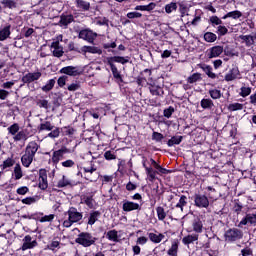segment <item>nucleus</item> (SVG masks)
<instances>
[{"mask_svg": "<svg viewBox=\"0 0 256 256\" xmlns=\"http://www.w3.org/2000/svg\"><path fill=\"white\" fill-rule=\"evenodd\" d=\"M239 95L240 97H249L251 95V87H241Z\"/></svg>", "mask_w": 256, "mask_h": 256, "instance_id": "nucleus-50", "label": "nucleus"}, {"mask_svg": "<svg viewBox=\"0 0 256 256\" xmlns=\"http://www.w3.org/2000/svg\"><path fill=\"white\" fill-rule=\"evenodd\" d=\"M146 171V175L148 177V181H150L151 183H153V181H155V179H157V171L153 169V167L149 166L145 168Z\"/></svg>", "mask_w": 256, "mask_h": 256, "instance_id": "nucleus-27", "label": "nucleus"}, {"mask_svg": "<svg viewBox=\"0 0 256 256\" xmlns=\"http://www.w3.org/2000/svg\"><path fill=\"white\" fill-rule=\"evenodd\" d=\"M197 81H201V74L199 73H194L187 79V82L191 84L197 83Z\"/></svg>", "mask_w": 256, "mask_h": 256, "instance_id": "nucleus-47", "label": "nucleus"}, {"mask_svg": "<svg viewBox=\"0 0 256 256\" xmlns=\"http://www.w3.org/2000/svg\"><path fill=\"white\" fill-rule=\"evenodd\" d=\"M13 165H15V161H13L11 158H8L3 162L2 165H0V167L3 171H5V169H8V167H13Z\"/></svg>", "mask_w": 256, "mask_h": 256, "instance_id": "nucleus-46", "label": "nucleus"}, {"mask_svg": "<svg viewBox=\"0 0 256 256\" xmlns=\"http://www.w3.org/2000/svg\"><path fill=\"white\" fill-rule=\"evenodd\" d=\"M241 74L239 72V68L233 67L226 75L225 81H235V79H240Z\"/></svg>", "mask_w": 256, "mask_h": 256, "instance_id": "nucleus-15", "label": "nucleus"}, {"mask_svg": "<svg viewBox=\"0 0 256 256\" xmlns=\"http://www.w3.org/2000/svg\"><path fill=\"white\" fill-rule=\"evenodd\" d=\"M165 139V136L159 132L152 133V140L156 141V143H161Z\"/></svg>", "mask_w": 256, "mask_h": 256, "instance_id": "nucleus-51", "label": "nucleus"}, {"mask_svg": "<svg viewBox=\"0 0 256 256\" xmlns=\"http://www.w3.org/2000/svg\"><path fill=\"white\" fill-rule=\"evenodd\" d=\"M74 166H75V161H73L71 159L62 162V167L69 168V167H74Z\"/></svg>", "mask_w": 256, "mask_h": 256, "instance_id": "nucleus-64", "label": "nucleus"}, {"mask_svg": "<svg viewBox=\"0 0 256 256\" xmlns=\"http://www.w3.org/2000/svg\"><path fill=\"white\" fill-rule=\"evenodd\" d=\"M148 237L152 243H161L163 239H165V235L161 233H148Z\"/></svg>", "mask_w": 256, "mask_h": 256, "instance_id": "nucleus-25", "label": "nucleus"}, {"mask_svg": "<svg viewBox=\"0 0 256 256\" xmlns=\"http://www.w3.org/2000/svg\"><path fill=\"white\" fill-rule=\"evenodd\" d=\"M181 141H183V136H173L168 140L167 145L168 147H173V145H179Z\"/></svg>", "mask_w": 256, "mask_h": 256, "instance_id": "nucleus-35", "label": "nucleus"}, {"mask_svg": "<svg viewBox=\"0 0 256 256\" xmlns=\"http://www.w3.org/2000/svg\"><path fill=\"white\" fill-rule=\"evenodd\" d=\"M217 33L218 35L223 36L227 35V33H229V30L227 29V27L220 25L217 27Z\"/></svg>", "mask_w": 256, "mask_h": 256, "instance_id": "nucleus-61", "label": "nucleus"}, {"mask_svg": "<svg viewBox=\"0 0 256 256\" xmlns=\"http://www.w3.org/2000/svg\"><path fill=\"white\" fill-rule=\"evenodd\" d=\"M76 7L80 9V11H89V9H91V3L85 0H76Z\"/></svg>", "mask_w": 256, "mask_h": 256, "instance_id": "nucleus-26", "label": "nucleus"}, {"mask_svg": "<svg viewBox=\"0 0 256 256\" xmlns=\"http://www.w3.org/2000/svg\"><path fill=\"white\" fill-rule=\"evenodd\" d=\"M104 158L107 161H113V159H117V156L113 152H111V151H106L104 153Z\"/></svg>", "mask_w": 256, "mask_h": 256, "instance_id": "nucleus-60", "label": "nucleus"}, {"mask_svg": "<svg viewBox=\"0 0 256 256\" xmlns=\"http://www.w3.org/2000/svg\"><path fill=\"white\" fill-rule=\"evenodd\" d=\"M38 198L33 196V197H26L22 199L23 205H33L34 203H37Z\"/></svg>", "mask_w": 256, "mask_h": 256, "instance_id": "nucleus-48", "label": "nucleus"}, {"mask_svg": "<svg viewBox=\"0 0 256 256\" xmlns=\"http://www.w3.org/2000/svg\"><path fill=\"white\" fill-rule=\"evenodd\" d=\"M60 73L69 75L70 77H77L81 73V69L77 66H66L60 69Z\"/></svg>", "mask_w": 256, "mask_h": 256, "instance_id": "nucleus-9", "label": "nucleus"}, {"mask_svg": "<svg viewBox=\"0 0 256 256\" xmlns=\"http://www.w3.org/2000/svg\"><path fill=\"white\" fill-rule=\"evenodd\" d=\"M84 202L90 209H93V207H95V200L93 199V197L87 196L84 199Z\"/></svg>", "mask_w": 256, "mask_h": 256, "instance_id": "nucleus-56", "label": "nucleus"}, {"mask_svg": "<svg viewBox=\"0 0 256 256\" xmlns=\"http://www.w3.org/2000/svg\"><path fill=\"white\" fill-rule=\"evenodd\" d=\"M13 139L14 141H27V139H29V134L27 133V130H21L13 137Z\"/></svg>", "mask_w": 256, "mask_h": 256, "instance_id": "nucleus-30", "label": "nucleus"}, {"mask_svg": "<svg viewBox=\"0 0 256 256\" xmlns=\"http://www.w3.org/2000/svg\"><path fill=\"white\" fill-rule=\"evenodd\" d=\"M106 237L109 241H113V243H119V233L117 230L108 231Z\"/></svg>", "mask_w": 256, "mask_h": 256, "instance_id": "nucleus-29", "label": "nucleus"}, {"mask_svg": "<svg viewBox=\"0 0 256 256\" xmlns=\"http://www.w3.org/2000/svg\"><path fill=\"white\" fill-rule=\"evenodd\" d=\"M229 111H242L243 104L241 103H232L228 106Z\"/></svg>", "mask_w": 256, "mask_h": 256, "instance_id": "nucleus-53", "label": "nucleus"}, {"mask_svg": "<svg viewBox=\"0 0 256 256\" xmlns=\"http://www.w3.org/2000/svg\"><path fill=\"white\" fill-rule=\"evenodd\" d=\"M165 11H166V13H168V14L173 13V11H177V3L171 2L170 4H167V5L165 6Z\"/></svg>", "mask_w": 256, "mask_h": 256, "instance_id": "nucleus-49", "label": "nucleus"}, {"mask_svg": "<svg viewBox=\"0 0 256 256\" xmlns=\"http://www.w3.org/2000/svg\"><path fill=\"white\" fill-rule=\"evenodd\" d=\"M7 130L10 135H13V137H15L19 133V124L14 123L9 126Z\"/></svg>", "mask_w": 256, "mask_h": 256, "instance_id": "nucleus-45", "label": "nucleus"}, {"mask_svg": "<svg viewBox=\"0 0 256 256\" xmlns=\"http://www.w3.org/2000/svg\"><path fill=\"white\" fill-rule=\"evenodd\" d=\"M54 87L55 79H50L47 81L46 85L42 87V91H44V93H49V91H51V89H53Z\"/></svg>", "mask_w": 256, "mask_h": 256, "instance_id": "nucleus-42", "label": "nucleus"}, {"mask_svg": "<svg viewBox=\"0 0 256 256\" xmlns=\"http://www.w3.org/2000/svg\"><path fill=\"white\" fill-rule=\"evenodd\" d=\"M11 36V25H7L0 29V41H5Z\"/></svg>", "mask_w": 256, "mask_h": 256, "instance_id": "nucleus-21", "label": "nucleus"}, {"mask_svg": "<svg viewBox=\"0 0 256 256\" xmlns=\"http://www.w3.org/2000/svg\"><path fill=\"white\" fill-rule=\"evenodd\" d=\"M156 213L159 221H164L165 217H167V213L165 212V209L161 206L156 208Z\"/></svg>", "mask_w": 256, "mask_h": 256, "instance_id": "nucleus-43", "label": "nucleus"}, {"mask_svg": "<svg viewBox=\"0 0 256 256\" xmlns=\"http://www.w3.org/2000/svg\"><path fill=\"white\" fill-rule=\"evenodd\" d=\"M59 23L62 27H67V25L73 23V15L61 16Z\"/></svg>", "mask_w": 256, "mask_h": 256, "instance_id": "nucleus-32", "label": "nucleus"}, {"mask_svg": "<svg viewBox=\"0 0 256 256\" xmlns=\"http://www.w3.org/2000/svg\"><path fill=\"white\" fill-rule=\"evenodd\" d=\"M1 3L5 7V9H16L17 8V2L15 0H2Z\"/></svg>", "mask_w": 256, "mask_h": 256, "instance_id": "nucleus-37", "label": "nucleus"}, {"mask_svg": "<svg viewBox=\"0 0 256 256\" xmlns=\"http://www.w3.org/2000/svg\"><path fill=\"white\" fill-rule=\"evenodd\" d=\"M51 51L54 57H63L65 51H63V46L59 43V41L52 42L51 44Z\"/></svg>", "mask_w": 256, "mask_h": 256, "instance_id": "nucleus-12", "label": "nucleus"}, {"mask_svg": "<svg viewBox=\"0 0 256 256\" xmlns=\"http://www.w3.org/2000/svg\"><path fill=\"white\" fill-rule=\"evenodd\" d=\"M22 246H21V251H27L29 249H35V247H37V240H33V237H31V235H26L23 239H22Z\"/></svg>", "mask_w": 256, "mask_h": 256, "instance_id": "nucleus-6", "label": "nucleus"}, {"mask_svg": "<svg viewBox=\"0 0 256 256\" xmlns=\"http://www.w3.org/2000/svg\"><path fill=\"white\" fill-rule=\"evenodd\" d=\"M59 135H61V131L59 130V128H55L48 134V137H50V139H57Z\"/></svg>", "mask_w": 256, "mask_h": 256, "instance_id": "nucleus-58", "label": "nucleus"}, {"mask_svg": "<svg viewBox=\"0 0 256 256\" xmlns=\"http://www.w3.org/2000/svg\"><path fill=\"white\" fill-rule=\"evenodd\" d=\"M178 251H179V243L173 242L170 249L167 251V254L169 256H177Z\"/></svg>", "mask_w": 256, "mask_h": 256, "instance_id": "nucleus-36", "label": "nucleus"}, {"mask_svg": "<svg viewBox=\"0 0 256 256\" xmlns=\"http://www.w3.org/2000/svg\"><path fill=\"white\" fill-rule=\"evenodd\" d=\"M39 151V144L37 142L32 141L29 142L28 145L26 146L25 153L28 155H31L32 157H35V154Z\"/></svg>", "mask_w": 256, "mask_h": 256, "instance_id": "nucleus-17", "label": "nucleus"}, {"mask_svg": "<svg viewBox=\"0 0 256 256\" xmlns=\"http://www.w3.org/2000/svg\"><path fill=\"white\" fill-rule=\"evenodd\" d=\"M200 105L202 107V109H211L213 107V100L209 99V98H204L201 100Z\"/></svg>", "mask_w": 256, "mask_h": 256, "instance_id": "nucleus-41", "label": "nucleus"}, {"mask_svg": "<svg viewBox=\"0 0 256 256\" xmlns=\"http://www.w3.org/2000/svg\"><path fill=\"white\" fill-rule=\"evenodd\" d=\"M204 41H207V43H215V41H217V35L213 32H206L204 34Z\"/></svg>", "mask_w": 256, "mask_h": 256, "instance_id": "nucleus-38", "label": "nucleus"}, {"mask_svg": "<svg viewBox=\"0 0 256 256\" xmlns=\"http://www.w3.org/2000/svg\"><path fill=\"white\" fill-rule=\"evenodd\" d=\"M147 241H149L147 237L141 236L137 238L136 243L137 245H146Z\"/></svg>", "mask_w": 256, "mask_h": 256, "instance_id": "nucleus-63", "label": "nucleus"}, {"mask_svg": "<svg viewBox=\"0 0 256 256\" xmlns=\"http://www.w3.org/2000/svg\"><path fill=\"white\" fill-rule=\"evenodd\" d=\"M150 93L151 95H163V88H161L160 86L157 85H151L149 87Z\"/></svg>", "mask_w": 256, "mask_h": 256, "instance_id": "nucleus-40", "label": "nucleus"}, {"mask_svg": "<svg viewBox=\"0 0 256 256\" xmlns=\"http://www.w3.org/2000/svg\"><path fill=\"white\" fill-rule=\"evenodd\" d=\"M126 17L128 19H141V17H143V14H141L140 12H129L127 13Z\"/></svg>", "mask_w": 256, "mask_h": 256, "instance_id": "nucleus-57", "label": "nucleus"}, {"mask_svg": "<svg viewBox=\"0 0 256 256\" xmlns=\"http://www.w3.org/2000/svg\"><path fill=\"white\" fill-rule=\"evenodd\" d=\"M33 159H35L34 156H31V154H27V152H25L24 155L21 157V163L23 167H30L33 163Z\"/></svg>", "mask_w": 256, "mask_h": 256, "instance_id": "nucleus-23", "label": "nucleus"}, {"mask_svg": "<svg viewBox=\"0 0 256 256\" xmlns=\"http://www.w3.org/2000/svg\"><path fill=\"white\" fill-rule=\"evenodd\" d=\"M209 95L212 99H221V90L211 89L209 90Z\"/></svg>", "mask_w": 256, "mask_h": 256, "instance_id": "nucleus-52", "label": "nucleus"}, {"mask_svg": "<svg viewBox=\"0 0 256 256\" xmlns=\"http://www.w3.org/2000/svg\"><path fill=\"white\" fill-rule=\"evenodd\" d=\"M99 217H101V212L99 211L91 212L88 217V225H95V223L99 221Z\"/></svg>", "mask_w": 256, "mask_h": 256, "instance_id": "nucleus-28", "label": "nucleus"}, {"mask_svg": "<svg viewBox=\"0 0 256 256\" xmlns=\"http://www.w3.org/2000/svg\"><path fill=\"white\" fill-rule=\"evenodd\" d=\"M81 53H83L84 55L86 53H92L93 55H101V53H103V51H101V49H99L95 46H83L81 48Z\"/></svg>", "mask_w": 256, "mask_h": 256, "instance_id": "nucleus-19", "label": "nucleus"}, {"mask_svg": "<svg viewBox=\"0 0 256 256\" xmlns=\"http://www.w3.org/2000/svg\"><path fill=\"white\" fill-rule=\"evenodd\" d=\"M192 231H194V235H199V233H203V222L197 218L192 222Z\"/></svg>", "mask_w": 256, "mask_h": 256, "instance_id": "nucleus-20", "label": "nucleus"}, {"mask_svg": "<svg viewBox=\"0 0 256 256\" xmlns=\"http://www.w3.org/2000/svg\"><path fill=\"white\" fill-rule=\"evenodd\" d=\"M55 126H53V124H51V122L46 121L44 123H41L38 127L39 131H53Z\"/></svg>", "mask_w": 256, "mask_h": 256, "instance_id": "nucleus-34", "label": "nucleus"}, {"mask_svg": "<svg viewBox=\"0 0 256 256\" xmlns=\"http://www.w3.org/2000/svg\"><path fill=\"white\" fill-rule=\"evenodd\" d=\"M210 22L212 25H223V21L217 16L210 17Z\"/></svg>", "mask_w": 256, "mask_h": 256, "instance_id": "nucleus-62", "label": "nucleus"}, {"mask_svg": "<svg viewBox=\"0 0 256 256\" xmlns=\"http://www.w3.org/2000/svg\"><path fill=\"white\" fill-rule=\"evenodd\" d=\"M13 175L16 181H19V179L23 177V170H21V164L15 165Z\"/></svg>", "mask_w": 256, "mask_h": 256, "instance_id": "nucleus-33", "label": "nucleus"}, {"mask_svg": "<svg viewBox=\"0 0 256 256\" xmlns=\"http://www.w3.org/2000/svg\"><path fill=\"white\" fill-rule=\"evenodd\" d=\"M242 43H245L246 47H253L255 45L256 36L253 35H240Z\"/></svg>", "mask_w": 256, "mask_h": 256, "instance_id": "nucleus-18", "label": "nucleus"}, {"mask_svg": "<svg viewBox=\"0 0 256 256\" xmlns=\"http://www.w3.org/2000/svg\"><path fill=\"white\" fill-rule=\"evenodd\" d=\"M241 17H243V13L239 10H234V11H231V12H228L227 14H225L222 19H241Z\"/></svg>", "mask_w": 256, "mask_h": 256, "instance_id": "nucleus-24", "label": "nucleus"}, {"mask_svg": "<svg viewBox=\"0 0 256 256\" xmlns=\"http://www.w3.org/2000/svg\"><path fill=\"white\" fill-rule=\"evenodd\" d=\"M53 219H55V214H49L41 217L39 221L40 223H51Z\"/></svg>", "mask_w": 256, "mask_h": 256, "instance_id": "nucleus-54", "label": "nucleus"}, {"mask_svg": "<svg viewBox=\"0 0 256 256\" xmlns=\"http://www.w3.org/2000/svg\"><path fill=\"white\" fill-rule=\"evenodd\" d=\"M69 152L70 151L67 147H62L59 150L54 151L52 154V163H54V165H57V163H59V161L63 159V155Z\"/></svg>", "mask_w": 256, "mask_h": 256, "instance_id": "nucleus-8", "label": "nucleus"}, {"mask_svg": "<svg viewBox=\"0 0 256 256\" xmlns=\"http://www.w3.org/2000/svg\"><path fill=\"white\" fill-rule=\"evenodd\" d=\"M16 193L18 195H27V193H29V187L21 186L16 190Z\"/></svg>", "mask_w": 256, "mask_h": 256, "instance_id": "nucleus-59", "label": "nucleus"}, {"mask_svg": "<svg viewBox=\"0 0 256 256\" xmlns=\"http://www.w3.org/2000/svg\"><path fill=\"white\" fill-rule=\"evenodd\" d=\"M39 187L45 191L49 187V182L47 181V171L44 169H41L39 171Z\"/></svg>", "mask_w": 256, "mask_h": 256, "instance_id": "nucleus-11", "label": "nucleus"}, {"mask_svg": "<svg viewBox=\"0 0 256 256\" xmlns=\"http://www.w3.org/2000/svg\"><path fill=\"white\" fill-rule=\"evenodd\" d=\"M187 205V196L182 195L179 199V202L176 204V208L180 209L181 212H183V207H185Z\"/></svg>", "mask_w": 256, "mask_h": 256, "instance_id": "nucleus-44", "label": "nucleus"}, {"mask_svg": "<svg viewBox=\"0 0 256 256\" xmlns=\"http://www.w3.org/2000/svg\"><path fill=\"white\" fill-rule=\"evenodd\" d=\"M194 205L198 207V209H207V207H209V198L203 194H195Z\"/></svg>", "mask_w": 256, "mask_h": 256, "instance_id": "nucleus-4", "label": "nucleus"}, {"mask_svg": "<svg viewBox=\"0 0 256 256\" xmlns=\"http://www.w3.org/2000/svg\"><path fill=\"white\" fill-rule=\"evenodd\" d=\"M223 53V46H213L212 48L208 49L207 56L209 59H215L219 57Z\"/></svg>", "mask_w": 256, "mask_h": 256, "instance_id": "nucleus-13", "label": "nucleus"}, {"mask_svg": "<svg viewBox=\"0 0 256 256\" xmlns=\"http://www.w3.org/2000/svg\"><path fill=\"white\" fill-rule=\"evenodd\" d=\"M95 241H97V238L88 232L80 233L75 240V242L78 243V245H82V247H91V245H95Z\"/></svg>", "mask_w": 256, "mask_h": 256, "instance_id": "nucleus-2", "label": "nucleus"}, {"mask_svg": "<svg viewBox=\"0 0 256 256\" xmlns=\"http://www.w3.org/2000/svg\"><path fill=\"white\" fill-rule=\"evenodd\" d=\"M73 185H75V182L65 175H63L62 178L57 182V187L59 189H63V187H73Z\"/></svg>", "mask_w": 256, "mask_h": 256, "instance_id": "nucleus-16", "label": "nucleus"}, {"mask_svg": "<svg viewBox=\"0 0 256 256\" xmlns=\"http://www.w3.org/2000/svg\"><path fill=\"white\" fill-rule=\"evenodd\" d=\"M195 241H199V234H189L182 239L184 245H191Z\"/></svg>", "mask_w": 256, "mask_h": 256, "instance_id": "nucleus-22", "label": "nucleus"}, {"mask_svg": "<svg viewBox=\"0 0 256 256\" xmlns=\"http://www.w3.org/2000/svg\"><path fill=\"white\" fill-rule=\"evenodd\" d=\"M122 209L126 213H129L131 211H141V205H139V203H135L129 200H124L122 204Z\"/></svg>", "mask_w": 256, "mask_h": 256, "instance_id": "nucleus-7", "label": "nucleus"}, {"mask_svg": "<svg viewBox=\"0 0 256 256\" xmlns=\"http://www.w3.org/2000/svg\"><path fill=\"white\" fill-rule=\"evenodd\" d=\"M78 37L88 43H93L95 39H97V33L93 32L91 29H83L79 32Z\"/></svg>", "mask_w": 256, "mask_h": 256, "instance_id": "nucleus-5", "label": "nucleus"}, {"mask_svg": "<svg viewBox=\"0 0 256 256\" xmlns=\"http://www.w3.org/2000/svg\"><path fill=\"white\" fill-rule=\"evenodd\" d=\"M110 69L112 71L113 77L115 79H119L121 81V74L119 73V70L117 69V66L110 65Z\"/></svg>", "mask_w": 256, "mask_h": 256, "instance_id": "nucleus-55", "label": "nucleus"}, {"mask_svg": "<svg viewBox=\"0 0 256 256\" xmlns=\"http://www.w3.org/2000/svg\"><path fill=\"white\" fill-rule=\"evenodd\" d=\"M224 239L227 243H235V241L243 239V232L237 228L229 229L225 232Z\"/></svg>", "mask_w": 256, "mask_h": 256, "instance_id": "nucleus-3", "label": "nucleus"}, {"mask_svg": "<svg viewBox=\"0 0 256 256\" xmlns=\"http://www.w3.org/2000/svg\"><path fill=\"white\" fill-rule=\"evenodd\" d=\"M66 215H68V219L63 222V227L69 228L73 223H79L81 219H83V213L78 212L77 208L71 207L66 212Z\"/></svg>", "mask_w": 256, "mask_h": 256, "instance_id": "nucleus-1", "label": "nucleus"}, {"mask_svg": "<svg viewBox=\"0 0 256 256\" xmlns=\"http://www.w3.org/2000/svg\"><path fill=\"white\" fill-rule=\"evenodd\" d=\"M203 71L210 77V79H215L217 77L216 73H213V68L209 65L202 66Z\"/></svg>", "mask_w": 256, "mask_h": 256, "instance_id": "nucleus-39", "label": "nucleus"}, {"mask_svg": "<svg viewBox=\"0 0 256 256\" xmlns=\"http://www.w3.org/2000/svg\"><path fill=\"white\" fill-rule=\"evenodd\" d=\"M157 7V4L155 3H149L148 5H138L134 9L135 11H153Z\"/></svg>", "mask_w": 256, "mask_h": 256, "instance_id": "nucleus-31", "label": "nucleus"}, {"mask_svg": "<svg viewBox=\"0 0 256 256\" xmlns=\"http://www.w3.org/2000/svg\"><path fill=\"white\" fill-rule=\"evenodd\" d=\"M41 72H30L22 77L23 83H33V81H39L41 79Z\"/></svg>", "mask_w": 256, "mask_h": 256, "instance_id": "nucleus-10", "label": "nucleus"}, {"mask_svg": "<svg viewBox=\"0 0 256 256\" xmlns=\"http://www.w3.org/2000/svg\"><path fill=\"white\" fill-rule=\"evenodd\" d=\"M108 65H115L114 63H121V65H125V63H129V57L123 56H112L107 58Z\"/></svg>", "mask_w": 256, "mask_h": 256, "instance_id": "nucleus-14", "label": "nucleus"}]
</instances>
